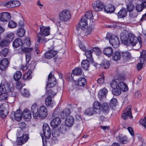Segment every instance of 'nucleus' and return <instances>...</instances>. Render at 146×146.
Masks as SVG:
<instances>
[{
    "instance_id": "obj_1",
    "label": "nucleus",
    "mask_w": 146,
    "mask_h": 146,
    "mask_svg": "<svg viewBox=\"0 0 146 146\" xmlns=\"http://www.w3.org/2000/svg\"><path fill=\"white\" fill-rule=\"evenodd\" d=\"M110 85L113 89L112 93L113 95H120L121 91L124 92L128 90L127 85L123 82H119L116 80H113L110 82Z\"/></svg>"
},
{
    "instance_id": "obj_2",
    "label": "nucleus",
    "mask_w": 146,
    "mask_h": 146,
    "mask_svg": "<svg viewBox=\"0 0 146 146\" xmlns=\"http://www.w3.org/2000/svg\"><path fill=\"white\" fill-rule=\"evenodd\" d=\"M40 31L37 34V42L39 43L46 42L48 40L45 37L50 34V28L43 26L40 27Z\"/></svg>"
},
{
    "instance_id": "obj_3",
    "label": "nucleus",
    "mask_w": 146,
    "mask_h": 146,
    "mask_svg": "<svg viewBox=\"0 0 146 146\" xmlns=\"http://www.w3.org/2000/svg\"><path fill=\"white\" fill-rule=\"evenodd\" d=\"M14 87L13 83L8 82L5 80H3L0 85V92H5L7 93H14Z\"/></svg>"
},
{
    "instance_id": "obj_4",
    "label": "nucleus",
    "mask_w": 146,
    "mask_h": 146,
    "mask_svg": "<svg viewBox=\"0 0 146 146\" xmlns=\"http://www.w3.org/2000/svg\"><path fill=\"white\" fill-rule=\"evenodd\" d=\"M106 38L109 40L110 43L115 48H117L119 45V41L118 38L116 35H111L110 33L107 34Z\"/></svg>"
},
{
    "instance_id": "obj_5",
    "label": "nucleus",
    "mask_w": 146,
    "mask_h": 146,
    "mask_svg": "<svg viewBox=\"0 0 146 146\" xmlns=\"http://www.w3.org/2000/svg\"><path fill=\"white\" fill-rule=\"evenodd\" d=\"M129 43L133 46H135L138 47V48H140L142 45V42L139 40L138 38L132 33H129L128 35Z\"/></svg>"
},
{
    "instance_id": "obj_6",
    "label": "nucleus",
    "mask_w": 146,
    "mask_h": 146,
    "mask_svg": "<svg viewBox=\"0 0 146 146\" xmlns=\"http://www.w3.org/2000/svg\"><path fill=\"white\" fill-rule=\"evenodd\" d=\"M17 131L18 133V135L19 136L23 135L22 136L18 138V144L19 145H22L24 143H26L28 140L29 139L28 136V135H23V130L21 129L19 130V131Z\"/></svg>"
},
{
    "instance_id": "obj_7",
    "label": "nucleus",
    "mask_w": 146,
    "mask_h": 146,
    "mask_svg": "<svg viewBox=\"0 0 146 146\" xmlns=\"http://www.w3.org/2000/svg\"><path fill=\"white\" fill-rule=\"evenodd\" d=\"M59 18L62 21H68L71 18L70 12L67 10L63 11L60 13Z\"/></svg>"
},
{
    "instance_id": "obj_8",
    "label": "nucleus",
    "mask_w": 146,
    "mask_h": 146,
    "mask_svg": "<svg viewBox=\"0 0 146 146\" xmlns=\"http://www.w3.org/2000/svg\"><path fill=\"white\" fill-rule=\"evenodd\" d=\"M48 83L46 84V88H52L56 84V79L54 76L52 74L51 72L49 74L48 78Z\"/></svg>"
},
{
    "instance_id": "obj_9",
    "label": "nucleus",
    "mask_w": 146,
    "mask_h": 146,
    "mask_svg": "<svg viewBox=\"0 0 146 146\" xmlns=\"http://www.w3.org/2000/svg\"><path fill=\"white\" fill-rule=\"evenodd\" d=\"M131 107L129 106H127L123 111L121 116L122 118L124 119H126L129 117L130 118L133 117L131 112Z\"/></svg>"
},
{
    "instance_id": "obj_10",
    "label": "nucleus",
    "mask_w": 146,
    "mask_h": 146,
    "mask_svg": "<svg viewBox=\"0 0 146 146\" xmlns=\"http://www.w3.org/2000/svg\"><path fill=\"white\" fill-rule=\"evenodd\" d=\"M93 9L96 11H101L104 9V5L103 3L100 1H97L92 4Z\"/></svg>"
},
{
    "instance_id": "obj_11",
    "label": "nucleus",
    "mask_w": 146,
    "mask_h": 146,
    "mask_svg": "<svg viewBox=\"0 0 146 146\" xmlns=\"http://www.w3.org/2000/svg\"><path fill=\"white\" fill-rule=\"evenodd\" d=\"M87 24V19H86V17H82L78 24V27H76V29L78 31L79 30V29H81L82 30H84Z\"/></svg>"
},
{
    "instance_id": "obj_12",
    "label": "nucleus",
    "mask_w": 146,
    "mask_h": 146,
    "mask_svg": "<svg viewBox=\"0 0 146 146\" xmlns=\"http://www.w3.org/2000/svg\"><path fill=\"white\" fill-rule=\"evenodd\" d=\"M31 111L34 119H37L38 118L39 107L36 104H34L32 106Z\"/></svg>"
},
{
    "instance_id": "obj_13",
    "label": "nucleus",
    "mask_w": 146,
    "mask_h": 146,
    "mask_svg": "<svg viewBox=\"0 0 146 146\" xmlns=\"http://www.w3.org/2000/svg\"><path fill=\"white\" fill-rule=\"evenodd\" d=\"M44 135L47 138H49L51 135V131L49 126L46 123H44L43 125Z\"/></svg>"
},
{
    "instance_id": "obj_14",
    "label": "nucleus",
    "mask_w": 146,
    "mask_h": 146,
    "mask_svg": "<svg viewBox=\"0 0 146 146\" xmlns=\"http://www.w3.org/2000/svg\"><path fill=\"white\" fill-rule=\"evenodd\" d=\"M39 115L38 118L40 117L42 119H44L46 116L47 115V110L45 106H42L40 108Z\"/></svg>"
},
{
    "instance_id": "obj_15",
    "label": "nucleus",
    "mask_w": 146,
    "mask_h": 146,
    "mask_svg": "<svg viewBox=\"0 0 146 146\" xmlns=\"http://www.w3.org/2000/svg\"><path fill=\"white\" fill-rule=\"evenodd\" d=\"M11 17V15L9 13L4 12L0 13V21H7L10 19Z\"/></svg>"
},
{
    "instance_id": "obj_16",
    "label": "nucleus",
    "mask_w": 146,
    "mask_h": 146,
    "mask_svg": "<svg viewBox=\"0 0 146 146\" xmlns=\"http://www.w3.org/2000/svg\"><path fill=\"white\" fill-rule=\"evenodd\" d=\"M20 4V2L17 0L10 1L5 3V7L8 8H12L17 7Z\"/></svg>"
},
{
    "instance_id": "obj_17",
    "label": "nucleus",
    "mask_w": 146,
    "mask_h": 146,
    "mask_svg": "<svg viewBox=\"0 0 146 146\" xmlns=\"http://www.w3.org/2000/svg\"><path fill=\"white\" fill-rule=\"evenodd\" d=\"M9 62L7 59L4 58L0 62V69L2 70H5L8 67Z\"/></svg>"
},
{
    "instance_id": "obj_18",
    "label": "nucleus",
    "mask_w": 146,
    "mask_h": 146,
    "mask_svg": "<svg viewBox=\"0 0 146 146\" xmlns=\"http://www.w3.org/2000/svg\"><path fill=\"white\" fill-rule=\"evenodd\" d=\"M93 108L96 113L100 114L101 112V105L98 102L96 101L94 103Z\"/></svg>"
},
{
    "instance_id": "obj_19",
    "label": "nucleus",
    "mask_w": 146,
    "mask_h": 146,
    "mask_svg": "<svg viewBox=\"0 0 146 146\" xmlns=\"http://www.w3.org/2000/svg\"><path fill=\"white\" fill-rule=\"evenodd\" d=\"M146 55L141 53V56L140 58V63H138L137 66V68L138 70L141 69L143 67V64L145 61V57Z\"/></svg>"
},
{
    "instance_id": "obj_20",
    "label": "nucleus",
    "mask_w": 146,
    "mask_h": 146,
    "mask_svg": "<svg viewBox=\"0 0 146 146\" xmlns=\"http://www.w3.org/2000/svg\"><path fill=\"white\" fill-rule=\"evenodd\" d=\"M85 54L89 61L92 63L94 64V62L92 57L93 50L92 49H87L85 50Z\"/></svg>"
},
{
    "instance_id": "obj_21",
    "label": "nucleus",
    "mask_w": 146,
    "mask_h": 146,
    "mask_svg": "<svg viewBox=\"0 0 146 146\" xmlns=\"http://www.w3.org/2000/svg\"><path fill=\"white\" fill-rule=\"evenodd\" d=\"M57 53V51L53 50H50L46 52L45 54V57L48 59H50L54 57Z\"/></svg>"
},
{
    "instance_id": "obj_22",
    "label": "nucleus",
    "mask_w": 146,
    "mask_h": 146,
    "mask_svg": "<svg viewBox=\"0 0 146 146\" xmlns=\"http://www.w3.org/2000/svg\"><path fill=\"white\" fill-rule=\"evenodd\" d=\"M23 116L25 120L28 121L31 118V114L30 111L27 109H25L23 112Z\"/></svg>"
},
{
    "instance_id": "obj_23",
    "label": "nucleus",
    "mask_w": 146,
    "mask_h": 146,
    "mask_svg": "<svg viewBox=\"0 0 146 146\" xmlns=\"http://www.w3.org/2000/svg\"><path fill=\"white\" fill-rule=\"evenodd\" d=\"M61 123L60 119L58 117H55L51 122L50 125L53 127H57Z\"/></svg>"
},
{
    "instance_id": "obj_24",
    "label": "nucleus",
    "mask_w": 146,
    "mask_h": 146,
    "mask_svg": "<svg viewBox=\"0 0 146 146\" xmlns=\"http://www.w3.org/2000/svg\"><path fill=\"white\" fill-rule=\"evenodd\" d=\"M103 52L105 55L110 57L112 56L113 53V50L111 47H108L104 48Z\"/></svg>"
},
{
    "instance_id": "obj_25",
    "label": "nucleus",
    "mask_w": 146,
    "mask_h": 146,
    "mask_svg": "<svg viewBox=\"0 0 146 146\" xmlns=\"http://www.w3.org/2000/svg\"><path fill=\"white\" fill-rule=\"evenodd\" d=\"M22 111L19 109L14 112V119L17 121L21 120L22 117Z\"/></svg>"
},
{
    "instance_id": "obj_26",
    "label": "nucleus",
    "mask_w": 146,
    "mask_h": 146,
    "mask_svg": "<svg viewBox=\"0 0 146 146\" xmlns=\"http://www.w3.org/2000/svg\"><path fill=\"white\" fill-rule=\"evenodd\" d=\"M74 122V119L72 116H68L67 118L65 121L66 125L68 127H71L73 124Z\"/></svg>"
},
{
    "instance_id": "obj_27",
    "label": "nucleus",
    "mask_w": 146,
    "mask_h": 146,
    "mask_svg": "<svg viewBox=\"0 0 146 146\" xmlns=\"http://www.w3.org/2000/svg\"><path fill=\"white\" fill-rule=\"evenodd\" d=\"M116 139L122 143H126L127 140V138L126 136L123 135L122 134H120L116 137Z\"/></svg>"
},
{
    "instance_id": "obj_28",
    "label": "nucleus",
    "mask_w": 146,
    "mask_h": 146,
    "mask_svg": "<svg viewBox=\"0 0 146 146\" xmlns=\"http://www.w3.org/2000/svg\"><path fill=\"white\" fill-rule=\"evenodd\" d=\"M104 11L107 13H111L114 11L115 8L113 6L109 5L108 6H104Z\"/></svg>"
},
{
    "instance_id": "obj_29",
    "label": "nucleus",
    "mask_w": 146,
    "mask_h": 146,
    "mask_svg": "<svg viewBox=\"0 0 146 146\" xmlns=\"http://www.w3.org/2000/svg\"><path fill=\"white\" fill-rule=\"evenodd\" d=\"M122 57L124 60L126 61L131 58V55L128 51H124L122 52Z\"/></svg>"
},
{
    "instance_id": "obj_30",
    "label": "nucleus",
    "mask_w": 146,
    "mask_h": 146,
    "mask_svg": "<svg viewBox=\"0 0 146 146\" xmlns=\"http://www.w3.org/2000/svg\"><path fill=\"white\" fill-rule=\"evenodd\" d=\"M107 93V90L105 88H103L99 92V97L101 98H105Z\"/></svg>"
},
{
    "instance_id": "obj_31",
    "label": "nucleus",
    "mask_w": 146,
    "mask_h": 146,
    "mask_svg": "<svg viewBox=\"0 0 146 146\" xmlns=\"http://www.w3.org/2000/svg\"><path fill=\"white\" fill-rule=\"evenodd\" d=\"M125 74L124 73H121L118 74L116 76L115 80L118 82H123V81L125 80Z\"/></svg>"
},
{
    "instance_id": "obj_32",
    "label": "nucleus",
    "mask_w": 146,
    "mask_h": 146,
    "mask_svg": "<svg viewBox=\"0 0 146 146\" xmlns=\"http://www.w3.org/2000/svg\"><path fill=\"white\" fill-rule=\"evenodd\" d=\"M45 103L47 106H51L52 107L54 104V103L52 102L51 97L50 96H48L46 99Z\"/></svg>"
},
{
    "instance_id": "obj_33",
    "label": "nucleus",
    "mask_w": 146,
    "mask_h": 146,
    "mask_svg": "<svg viewBox=\"0 0 146 146\" xmlns=\"http://www.w3.org/2000/svg\"><path fill=\"white\" fill-rule=\"evenodd\" d=\"M127 13V11L124 8L120 10L117 13V16L119 18H124L126 16Z\"/></svg>"
},
{
    "instance_id": "obj_34",
    "label": "nucleus",
    "mask_w": 146,
    "mask_h": 146,
    "mask_svg": "<svg viewBox=\"0 0 146 146\" xmlns=\"http://www.w3.org/2000/svg\"><path fill=\"white\" fill-rule=\"evenodd\" d=\"M21 45H22V41L20 38L15 39L13 43V47L15 48H17Z\"/></svg>"
},
{
    "instance_id": "obj_35",
    "label": "nucleus",
    "mask_w": 146,
    "mask_h": 146,
    "mask_svg": "<svg viewBox=\"0 0 146 146\" xmlns=\"http://www.w3.org/2000/svg\"><path fill=\"white\" fill-rule=\"evenodd\" d=\"M112 55V58L114 60L117 61L120 59L121 57V55L119 52L115 51Z\"/></svg>"
},
{
    "instance_id": "obj_36",
    "label": "nucleus",
    "mask_w": 146,
    "mask_h": 146,
    "mask_svg": "<svg viewBox=\"0 0 146 146\" xmlns=\"http://www.w3.org/2000/svg\"><path fill=\"white\" fill-rule=\"evenodd\" d=\"M103 112L105 113H108L109 111L110 108L107 104L104 103L102 106Z\"/></svg>"
},
{
    "instance_id": "obj_37",
    "label": "nucleus",
    "mask_w": 146,
    "mask_h": 146,
    "mask_svg": "<svg viewBox=\"0 0 146 146\" xmlns=\"http://www.w3.org/2000/svg\"><path fill=\"white\" fill-rule=\"evenodd\" d=\"M70 109L67 108L64 109L62 112L61 115L62 118L64 119L70 114Z\"/></svg>"
},
{
    "instance_id": "obj_38",
    "label": "nucleus",
    "mask_w": 146,
    "mask_h": 146,
    "mask_svg": "<svg viewBox=\"0 0 146 146\" xmlns=\"http://www.w3.org/2000/svg\"><path fill=\"white\" fill-rule=\"evenodd\" d=\"M77 82L78 85L80 86H84L87 83L86 80L84 78H79Z\"/></svg>"
},
{
    "instance_id": "obj_39",
    "label": "nucleus",
    "mask_w": 146,
    "mask_h": 146,
    "mask_svg": "<svg viewBox=\"0 0 146 146\" xmlns=\"http://www.w3.org/2000/svg\"><path fill=\"white\" fill-rule=\"evenodd\" d=\"M82 73V70L80 67L75 68L72 70V74L75 75H81Z\"/></svg>"
},
{
    "instance_id": "obj_40",
    "label": "nucleus",
    "mask_w": 146,
    "mask_h": 146,
    "mask_svg": "<svg viewBox=\"0 0 146 146\" xmlns=\"http://www.w3.org/2000/svg\"><path fill=\"white\" fill-rule=\"evenodd\" d=\"M89 62H90L89 60H83L81 62L82 67L85 70H87L89 66Z\"/></svg>"
},
{
    "instance_id": "obj_41",
    "label": "nucleus",
    "mask_w": 146,
    "mask_h": 146,
    "mask_svg": "<svg viewBox=\"0 0 146 146\" xmlns=\"http://www.w3.org/2000/svg\"><path fill=\"white\" fill-rule=\"evenodd\" d=\"M7 93L5 92H0V93H1L0 94V101L3 102L7 100L8 97Z\"/></svg>"
},
{
    "instance_id": "obj_42",
    "label": "nucleus",
    "mask_w": 146,
    "mask_h": 146,
    "mask_svg": "<svg viewBox=\"0 0 146 146\" xmlns=\"http://www.w3.org/2000/svg\"><path fill=\"white\" fill-rule=\"evenodd\" d=\"M21 94L24 97H28L30 95V93L28 90L25 88L23 89L21 91Z\"/></svg>"
},
{
    "instance_id": "obj_43",
    "label": "nucleus",
    "mask_w": 146,
    "mask_h": 146,
    "mask_svg": "<svg viewBox=\"0 0 146 146\" xmlns=\"http://www.w3.org/2000/svg\"><path fill=\"white\" fill-rule=\"evenodd\" d=\"M25 30L23 28H20L17 31V35L19 37H23L25 33Z\"/></svg>"
},
{
    "instance_id": "obj_44",
    "label": "nucleus",
    "mask_w": 146,
    "mask_h": 146,
    "mask_svg": "<svg viewBox=\"0 0 146 146\" xmlns=\"http://www.w3.org/2000/svg\"><path fill=\"white\" fill-rule=\"evenodd\" d=\"M126 6L127 9L129 12L132 11L135 8L134 5L130 2L126 4Z\"/></svg>"
},
{
    "instance_id": "obj_45",
    "label": "nucleus",
    "mask_w": 146,
    "mask_h": 146,
    "mask_svg": "<svg viewBox=\"0 0 146 146\" xmlns=\"http://www.w3.org/2000/svg\"><path fill=\"white\" fill-rule=\"evenodd\" d=\"M95 113V112L93 108H89L86 110L85 114L86 115H91L94 114Z\"/></svg>"
},
{
    "instance_id": "obj_46",
    "label": "nucleus",
    "mask_w": 146,
    "mask_h": 146,
    "mask_svg": "<svg viewBox=\"0 0 146 146\" xmlns=\"http://www.w3.org/2000/svg\"><path fill=\"white\" fill-rule=\"evenodd\" d=\"M22 75L21 72L19 71L16 72L14 74L13 78L15 80H18L21 77Z\"/></svg>"
},
{
    "instance_id": "obj_47",
    "label": "nucleus",
    "mask_w": 146,
    "mask_h": 146,
    "mask_svg": "<svg viewBox=\"0 0 146 146\" xmlns=\"http://www.w3.org/2000/svg\"><path fill=\"white\" fill-rule=\"evenodd\" d=\"M14 37V35L13 33H9L7 35L5 38L9 42H11L13 39Z\"/></svg>"
},
{
    "instance_id": "obj_48",
    "label": "nucleus",
    "mask_w": 146,
    "mask_h": 146,
    "mask_svg": "<svg viewBox=\"0 0 146 146\" xmlns=\"http://www.w3.org/2000/svg\"><path fill=\"white\" fill-rule=\"evenodd\" d=\"M121 39L122 41L125 44H128L129 43L128 35H124L121 36Z\"/></svg>"
},
{
    "instance_id": "obj_49",
    "label": "nucleus",
    "mask_w": 146,
    "mask_h": 146,
    "mask_svg": "<svg viewBox=\"0 0 146 146\" xmlns=\"http://www.w3.org/2000/svg\"><path fill=\"white\" fill-rule=\"evenodd\" d=\"M30 39L29 38H26L24 40L23 43H22V45L24 47H29L31 44Z\"/></svg>"
},
{
    "instance_id": "obj_50",
    "label": "nucleus",
    "mask_w": 146,
    "mask_h": 146,
    "mask_svg": "<svg viewBox=\"0 0 146 146\" xmlns=\"http://www.w3.org/2000/svg\"><path fill=\"white\" fill-rule=\"evenodd\" d=\"M10 42L8 40L5 38L0 43V46L2 47H4L8 45Z\"/></svg>"
},
{
    "instance_id": "obj_51",
    "label": "nucleus",
    "mask_w": 146,
    "mask_h": 146,
    "mask_svg": "<svg viewBox=\"0 0 146 146\" xmlns=\"http://www.w3.org/2000/svg\"><path fill=\"white\" fill-rule=\"evenodd\" d=\"M94 29V23H92L90 26L88 28L86 31V34L88 35L90 34L91 32L93 29Z\"/></svg>"
},
{
    "instance_id": "obj_52",
    "label": "nucleus",
    "mask_w": 146,
    "mask_h": 146,
    "mask_svg": "<svg viewBox=\"0 0 146 146\" xmlns=\"http://www.w3.org/2000/svg\"><path fill=\"white\" fill-rule=\"evenodd\" d=\"M83 17H86V19L87 20L88 19H92L93 18V15L92 13V12L91 11L87 12L85 14V16Z\"/></svg>"
},
{
    "instance_id": "obj_53",
    "label": "nucleus",
    "mask_w": 146,
    "mask_h": 146,
    "mask_svg": "<svg viewBox=\"0 0 146 146\" xmlns=\"http://www.w3.org/2000/svg\"><path fill=\"white\" fill-rule=\"evenodd\" d=\"M22 50L25 54L30 53L32 51L33 48H27V47H24L22 48Z\"/></svg>"
},
{
    "instance_id": "obj_54",
    "label": "nucleus",
    "mask_w": 146,
    "mask_h": 146,
    "mask_svg": "<svg viewBox=\"0 0 146 146\" xmlns=\"http://www.w3.org/2000/svg\"><path fill=\"white\" fill-rule=\"evenodd\" d=\"M8 26L10 28H14L17 27V24L14 21H10L9 22Z\"/></svg>"
},
{
    "instance_id": "obj_55",
    "label": "nucleus",
    "mask_w": 146,
    "mask_h": 146,
    "mask_svg": "<svg viewBox=\"0 0 146 146\" xmlns=\"http://www.w3.org/2000/svg\"><path fill=\"white\" fill-rule=\"evenodd\" d=\"M59 131L58 130L54 129L52 130V135L53 137H56L59 135Z\"/></svg>"
},
{
    "instance_id": "obj_56",
    "label": "nucleus",
    "mask_w": 146,
    "mask_h": 146,
    "mask_svg": "<svg viewBox=\"0 0 146 146\" xmlns=\"http://www.w3.org/2000/svg\"><path fill=\"white\" fill-rule=\"evenodd\" d=\"M137 13L135 12L130 13H129V17L131 20H134L137 17Z\"/></svg>"
},
{
    "instance_id": "obj_57",
    "label": "nucleus",
    "mask_w": 146,
    "mask_h": 146,
    "mask_svg": "<svg viewBox=\"0 0 146 146\" xmlns=\"http://www.w3.org/2000/svg\"><path fill=\"white\" fill-rule=\"evenodd\" d=\"M23 78L24 80H29L31 78V76L29 72V71L24 74Z\"/></svg>"
},
{
    "instance_id": "obj_58",
    "label": "nucleus",
    "mask_w": 146,
    "mask_h": 146,
    "mask_svg": "<svg viewBox=\"0 0 146 146\" xmlns=\"http://www.w3.org/2000/svg\"><path fill=\"white\" fill-rule=\"evenodd\" d=\"M117 103V100L116 98H113L110 102V105L111 106H115Z\"/></svg>"
},
{
    "instance_id": "obj_59",
    "label": "nucleus",
    "mask_w": 146,
    "mask_h": 146,
    "mask_svg": "<svg viewBox=\"0 0 146 146\" xmlns=\"http://www.w3.org/2000/svg\"><path fill=\"white\" fill-rule=\"evenodd\" d=\"M60 130L62 133H65L67 131L66 126L65 125H61L60 127Z\"/></svg>"
},
{
    "instance_id": "obj_60",
    "label": "nucleus",
    "mask_w": 146,
    "mask_h": 146,
    "mask_svg": "<svg viewBox=\"0 0 146 146\" xmlns=\"http://www.w3.org/2000/svg\"><path fill=\"white\" fill-rule=\"evenodd\" d=\"M9 49L7 48H4L2 51V54L4 57L7 56L9 53Z\"/></svg>"
},
{
    "instance_id": "obj_61",
    "label": "nucleus",
    "mask_w": 146,
    "mask_h": 146,
    "mask_svg": "<svg viewBox=\"0 0 146 146\" xmlns=\"http://www.w3.org/2000/svg\"><path fill=\"white\" fill-rule=\"evenodd\" d=\"M93 52L94 51L97 55H99L101 53V51L97 47H95L94 48L92 49Z\"/></svg>"
},
{
    "instance_id": "obj_62",
    "label": "nucleus",
    "mask_w": 146,
    "mask_h": 146,
    "mask_svg": "<svg viewBox=\"0 0 146 146\" xmlns=\"http://www.w3.org/2000/svg\"><path fill=\"white\" fill-rule=\"evenodd\" d=\"M136 8L137 11L138 12L141 11L143 9V8L141 4L137 5L136 6Z\"/></svg>"
},
{
    "instance_id": "obj_63",
    "label": "nucleus",
    "mask_w": 146,
    "mask_h": 146,
    "mask_svg": "<svg viewBox=\"0 0 146 146\" xmlns=\"http://www.w3.org/2000/svg\"><path fill=\"white\" fill-rule=\"evenodd\" d=\"M67 79L68 81H73L74 80L72 74L69 73L68 75Z\"/></svg>"
},
{
    "instance_id": "obj_64",
    "label": "nucleus",
    "mask_w": 146,
    "mask_h": 146,
    "mask_svg": "<svg viewBox=\"0 0 146 146\" xmlns=\"http://www.w3.org/2000/svg\"><path fill=\"white\" fill-rule=\"evenodd\" d=\"M26 60L27 62H28L31 59V54L30 53L25 54Z\"/></svg>"
}]
</instances>
